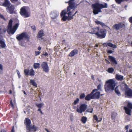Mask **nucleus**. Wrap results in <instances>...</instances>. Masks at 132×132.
Segmentation results:
<instances>
[{
	"instance_id": "1",
	"label": "nucleus",
	"mask_w": 132,
	"mask_h": 132,
	"mask_svg": "<svg viewBox=\"0 0 132 132\" xmlns=\"http://www.w3.org/2000/svg\"><path fill=\"white\" fill-rule=\"evenodd\" d=\"M69 6L67 8V11L65 10H63L61 13V15L62 19L64 21H66L67 19L68 20H71L73 18L74 16L78 12L76 11L74 14L72 15L73 11L74 10V8L75 6V3L73 0H71L68 2Z\"/></svg>"
},
{
	"instance_id": "2",
	"label": "nucleus",
	"mask_w": 132,
	"mask_h": 132,
	"mask_svg": "<svg viewBox=\"0 0 132 132\" xmlns=\"http://www.w3.org/2000/svg\"><path fill=\"white\" fill-rule=\"evenodd\" d=\"M116 86L115 81L113 79L106 81L104 85L105 90L106 92L111 93L114 89Z\"/></svg>"
},
{
	"instance_id": "3",
	"label": "nucleus",
	"mask_w": 132,
	"mask_h": 132,
	"mask_svg": "<svg viewBox=\"0 0 132 132\" xmlns=\"http://www.w3.org/2000/svg\"><path fill=\"white\" fill-rule=\"evenodd\" d=\"M92 6L93 8V13L95 14H96L102 12V9L107 8L108 4L106 3L101 4L98 2H96L93 4Z\"/></svg>"
},
{
	"instance_id": "4",
	"label": "nucleus",
	"mask_w": 132,
	"mask_h": 132,
	"mask_svg": "<svg viewBox=\"0 0 132 132\" xmlns=\"http://www.w3.org/2000/svg\"><path fill=\"white\" fill-rule=\"evenodd\" d=\"M100 92L97 91V90L94 89L90 94L86 96L85 99L87 100H89L91 99H98L100 97Z\"/></svg>"
},
{
	"instance_id": "5",
	"label": "nucleus",
	"mask_w": 132,
	"mask_h": 132,
	"mask_svg": "<svg viewBox=\"0 0 132 132\" xmlns=\"http://www.w3.org/2000/svg\"><path fill=\"white\" fill-rule=\"evenodd\" d=\"M24 122L26 126V132L35 131L37 129V127H36L34 125L30 126L31 121L29 119L26 118L25 119Z\"/></svg>"
},
{
	"instance_id": "6",
	"label": "nucleus",
	"mask_w": 132,
	"mask_h": 132,
	"mask_svg": "<svg viewBox=\"0 0 132 132\" xmlns=\"http://www.w3.org/2000/svg\"><path fill=\"white\" fill-rule=\"evenodd\" d=\"M20 13L24 18H27L30 15V10L29 7L26 6L22 7L20 9Z\"/></svg>"
},
{
	"instance_id": "7",
	"label": "nucleus",
	"mask_w": 132,
	"mask_h": 132,
	"mask_svg": "<svg viewBox=\"0 0 132 132\" xmlns=\"http://www.w3.org/2000/svg\"><path fill=\"white\" fill-rule=\"evenodd\" d=\"M12 20L11 19L10 20L7 27V31L8 33H11V34H13L17 30L19 24L18 23L16 24L12 28Z\"/></svg>"
},
{
	"instance_id": "8",
	"label": "nucleus",
	"mask_w": 132,
	"mask_h": 132,
	"mask_svg": "<svg viewBox=\"0 0 132 132\" xmlns=\"http://www.w3.org/2000/svg\"><path fill=\"white\" fill-rule=\"evenodd\" d=\"M121 86L123 89H126L125 92L126 95L128 97H132V90L130 88H128V87L126 84L122 83Z\"/></svg>"
},
{
	"instance_id": "9",
	"label": "nucleus",
	"mask_w": 132,
	"mask_h": 132,
	"mask_svg": "<svg viewBox=\"0 0 132 132\" xmlns=\"http://www.w3.org/2000/svg\"><path fill=\"white\" fill-rule=\"evenodd\" d=\"M106 31L104 29H100L98 32H96V35L101 38H104L105 36Z\"/></svg>"
},
{
	"instance_id": "10",
	"label": "nucleus",
	"mask_w": 132,
	"mask_h": 132,
	"mask_svg": "<svg viewBox=\"0 0 132 132\" xmlns=\"http://www.w3.org/2000/svg\"><path fill=\"white\" fill-rule=\"evenodd\" d=\"M124 108L125 110L126 113L130 115L131 109H132V104L130 102H128L127 107L125 106Z\"/></svg>"
},
{
	"instance_id": "11",
	"label": "nucleus",
	"mask_w": 132,
	"mask_h": 132,
	"mask_svg": "<svg viewBox=\"0 0 132 132\" xmlns=\"http://www.w3.org/2000/svg\"><path fill=\"white\" fill-rule=\"evenodd\" d=\"M41 66L43 71L46 72H47L49 70V68L47 63L46 62H43L41 64Z\"/></svg>"
},
{
	"instance_id": "12",
	"label": "nucleus",
	"mask_w": 132,
	"mask_h": 132,
	"mask_svg": "<svg viewBox=\"0 0 132 132\" xmlns=\"http://www.w3.org/2000/svg\"><path fill=\"white\" fill-rule=\"evenodd\" d=\"M14 6L11 4L7 7L6 10L10 13L12 14L14 12Z\"/></svg>"
},
{
	"instance_id": "13",
	"label": "nucleus",
	"mask_w": 132,
	"mask_h": 132,
	"mask_svg": "<svg viewBox=\"0 0 132 132\" xmlns=\"http://www.w3.org/2000/svg\"><path fill=\"white\" fill-rule=\"evenodd\" d=\"M86 106L85 104L81 105L79 108H77V111L79 113H81L86 109Z\"/></svg>"
},
{
	"instance_id": "14",
	"label": "nucleus",
	"mask_w": 132,
	"mask_h": 132,
	"mask_svg": "<svg viewBox=\"0 0 132 132\" xmlns=\"http://www.w3.org/2000/svg\"><path fill=\"white\" fill-rule=\"evenodd\" d=\"M59 13L56 11H54L52 12L50 14L51 17L53 19H55L59 15Z\"/></svg>"
},
{
	"instance_id": "15",
	"label": "nucleus",
	"mask_w": 132,
	"mask_h": 132,
	"mask_svg": "<svg viewBox=\"0 0 132 132\" xmlns=\"http://www.w3.org/2000/svg\"><path fill=\"white\" fill-rule=\"evenodd\" d=\"M26 37L27 35L25 33H22L20 34L17 35L16 38L18 40H20L23 38H26Z\"/></svg>"
},
{
	"instance_id": "16",
	"label": "nucleus",
	"mask_w": 132,
	"mask_h": 132,
	"mask_svg": "<svg viewBox=\"0 0 132 132\" xmlns=\"http://www.w3.org/2000/svg\"><path fill=\"white\" fill-rule=\"evenodd\" d=\"M125 26L124 24L122 23H120L118 24H117L114 25L113 26L114 28L116 30H118L119 29Z\"/></svg>"
},
{
	"instance_id": "17",
	"label": "nucleus",
	"mask_w": 132,
	"mask_h": 132,
	"mask_svg": "<svg viewBox=\"0 0 132 132\" xmlns=\"http://www.w3.org/2000/svg\"><path fill=\"white\" fill-rule=\"evenodd\" d=\"M108 58L113 64H117L116 59L114 57L112 56H108Z\"/></svg>"
},
{
	"instance_id": "18",
	"label": "nucleus",
	"mask_w": 132,
	"mask_h": 132,
	"mask_svg": "<svg viewBox=\"0 0 132 132\" xmlns=\"http://www.w3.org/2000/svg\"><path fill=\"white\" fill-rule=\"evenodd\" d=\"M78 53V51L77 50H74L72 51L69 54V56L70 57L74 56L77 54Z\"/></svg>"
},
{
	"instance_id": "19",
	"label": "nucleus",
	"mask_w": 132,
	"mask_h": 132,
	"mask_svg": "<svg viewBox=\"0 0 132 132\" xmlns=\"http://www.w3.org/2000/svg\"><path fill=\"white\" fill-rule=\"evenodd\" d=\"M4 0V2L2 4L3 6L5 7H7L8 6L10 5L11 4L8 0Z\"/></svg>"
},
{
	"instance_id": "20",
	"label": "nucleus",
	"mask_w": 132,
	"mask_h": 132,
	"mask_svg": "<svg viewBox=\"0 0 132 132\" xmlns=\"http://www.w3.org/2000/svg\"><path fill=\"white\" fill-rule=\"evenodd\" d=\"M98 30L99 28H92L91 32H89V33L90 34H96V33H95V32L98 31Z\"/></svg>"
},
{
	"instance_id": "21",
	"label": "nucleus",
	"mask_w": 132,
	"mask_h": 132,
	"mask_svg": "<svg viewBox=\"0 0 132 132\" xmlns=\"http://www.w3.org/2000/svg\"><path fill=\"white\" fill-rule=\"evenodd\" d=\"M44 35L43 31L42 30H41L38 32V34L37 36L38 38H40Z\"/></svg>"
},
{
	"instance_id": "22",
	"label": "nucleus",
	"mask_w": 132,
	"mask_h": 132,
	"mask_svg": "<svg viewBox=\"0 0 132 132\" xmlns=\"http://www.w3.org/2000/svg\"><path fill=\"white\" fill-rule=\"evenodd\" d=\"M0 44H1V46L2 48H5L6 46L5 43L2 39H0Z\"/></svg>"
},
{
	"instance_id": "23",
	"label": "nucleus",
	"mask_w": 132,
	"mask_h": 132,
	"mask_svg": "<svg viewBox=\"0 0 132 132\" xmlns=\"http://www.w3.org/2000/svg\"><path fill=\"white\" fill-rule=\"evenodd\" d=\"M116 78L117 80H122L123 78V76L118 74L116 75Z\"/></svg>"
},
{
	"instance_id": "24",
	"label": "nucleus",
	"mask_w": 132,
	"mask_h": 132,
	"mask_svg": "<svg viewBox=\"0 0 132 132\" xmlns=\"http://www.w3.org/2000/svg\"><path fill=\"white\" fill-rule=\"evenodd\" d=\"M40 64L38 63H35L34 64V68L35 69H37V68L39 69L40 68Z\"/></svg>"
},
{
	"instance_id": "25",
	"label": "nucleus",
	"mask_w": 132,
	"mask_h": 132,
	"mask_svg": "<svg viewBox=\"0 0 132 132\" xmlns=\"http://www.w3.org/2000/svg\"><path fill=\"white\" fill-rule=\"evenodd\" d=\"M30 83H31V84L33 85L34 86L36 87H37V84L34 80H30Z\"/></svg>"
},
{
	"instance_id": "26",
	"label": "nucleus",
	"mask_w": 132,
	"mask_h": 132,
	"mask_svg": "<svg viewBox=\"0 0 132 132\" xmlns=\"http://www.w3.org/2000/svg\"><path fill=\"white\" fill-rule=\"evenodd\" d=\"M108 45L109 46L114 48H116L117 47V46L116 45L110 43H108Z\"/></svg>"
},
{
	"instance_id": "27",
	"label": "nucleus",
	"mask_w": 132,
	"mask_h": 132,
	"mask_svg": "<svg viewBox=\"0 0 132 132\" xmlns=\"http://www.w3.org/2000/svg\"><path fill=\"white\" fill-rule=\"evenodd\" d=\"M95 22L97 24H100L101 25L102 27H104L105 26L104 24L101 22L98 21H96Z\"/></svg>"
},
{
	"instance_id": "28",
	"label": "nucleus",
	"mask_w": 132,
	"mask_h": 132,
	"mask_svg": "<svg viewBox=\"0 0 132 132\" xmlns=\"http://www.w3.org/2000/svg\"><path fill=\"white\" fill-rule=\"evenodd\" d=\"M115 92L118 95H120V92L119 90L118 89V87H116L115 89Z\"/></svg>"
},
{
	"instance_id": "29",
	"label": "nucleus",
	"mask_w": 132,
	"mask_h": 132,
	"mask_svg": "<svg viewBox=\"0 0 132 132\" xmlns=\"http://www.w3.org/2000/svg\"><path fill=\"white\" fill-rule=\"evenodd\" d=\"M87 119V118L86 117H83L81 119L82 122L84 123H85Z\"/></svg>"
},
{
	"instance_id": "30",
	"label": "nucleus",
	"mask_w": 132,
	"mask_h": 132,
	"mask_svg": "<svg viewBox=\"0 0 132 132\" xmlns=\"http://www.w3.org/2000/svg\"><path fill=\"white\" fill-rule=\"evenodd\" d=\"M35 72L32 68L30 70V75L31 76H33L35 75Z\"/></svg>"
},
{
	"instance_id": "31",
	"label": "nucleus",
	"mask_w": 132,
	"mask_h": 132,
	"mask_svg": "<svg viewBox=\"0 0 132 132\" xmlns=\"http://www.w3.org/2000/svg\"><path fill=\"white\" fill-rule=\"evenodd\" d=\"M44 104L43 103L39 104H36V106L38 108H41L43 105Z\"/></svg>"
},
{
	"instance_id": "32",
	"label": "nucleus",
	"mask_w": 132,
	"mask_h": 132,
	"mask_svg": "<svg viewBox=\"0 0 132 132\" xmlns=\"http://www.w3.org/2000/svg\"><path fill=\"white\" fill-rule=\"evenodd\" d=\"M19 44L22 47H25L26 46V45L25 44L24 42L22 41L20 42Z\"/></svg>"
},
{
	"instance_id": "33",
	"label": "nucleus",
	"mask_w": 132,
	"mask_h": 132,
	"mask_svg": "<svg viewBox=\"0 0 132 132\" xmlns=\"http://www.w3.org/2000/svg\"><path fill=\"white\" fill-rule=\"evenodd\" d=\"M94 119L96 120V121L98 122L101 121L102 120V118H100V120H98V118L97 116L96 115H95L94 116Z\"/></svg>"
},
{
	"instance_id": "34",
	"label": "nucleus",
	"mask_w": 132,
	"mask_h": 132,
	"mask_svg": "<svg viewBox=\"0 0 132 132\" xmlns=\"http://www.w3.org/2000/svg\"><path fill=\"white\" fill-rule=\"evenodd\" d=\"M97 90V91L98 92V91H101V85L100 84L97 87V89H95Z\"/></svg>"
},
{
	"instance_id": "35",
	"label": "nucleus",
	"mask_w": 132,
	"mask_h": 132,
	"mask_svg": "<svg viewBox=\"0 0 132 132\" xmlns=\"http://www.w3.org/2000/svg\"><path fill=\"white\" fill-rule=\"evenodd\" d=\"M114 69L112 68H109L108 69V71L109 72L111 73L113 72Z\"/></svg>"
},
{
	"instance_id": "36",
	"label": "nucleus",
	"mask_w": 132,
	"mask_h": 132,
	"mask_svg": "<svg viewBox=\"0 0 132 132\" xmlns=\"http://www.w3.org/2000/svg\"><path fill=\"white\" fill-rule=\"evenodd\" d=\"M29 70L27 69H26L24 70V72L25 75H27L29 74Z\"/></svg>"
},
{
	"instance_id": "37",
	"label": "nucleus",
	"mask_w": 132,
	"mask_h": 132,
	"mask_svg": "<svg viewBox=\"0 0 132 132\" xmlns=\"http://www.w3.org/2000/svg\"><path fill=\"white\" fill-rule=\"evenodd\" d=\"M79 99L78 98H77L76 100L74 101V103L75 104H77L79 101Z\"/></svg>"
},
{
	"instance_id": "38",
	"label": "nucleus",
	"mask_w": 132,
	"mask_h": 132,
	"mask_svg": "<svg viewBox=\"0 0 132 132\" xmlns=\"http://www.w3.org/2000/svg\"><path fill=\"white\" fill-rule=\"evenodd\" d=\"M87 111L90 113H92L93 112V109L92 108L89 109Z\"/></svg>"
},
{
	"instance_id": "39",
	"label": "nucleus",
	"mask_w": 132,
	"mask_h": 132,
	"mask_svg": "<svg viewBox=\"0 0 132 132\" xmlns=\"http://www.w3.org/2000/svg\"><path fill=\"white\" fill-rule=\"evenodd\" d=\"M85 97V95L84 94H82L80 96V98H82Z\"/></svg>"
},
{
	"instance_id": "40",
	"label": "nucleus",
	"mask_w": 132,
	"mask_h": 132,
	"mask_svg": "<svg viewBox=\"0 0 132 132\" xmlns=\"http://www.w3.org/2000/svg\"><path fill=\"white\" fill-rule=\"evenodd\" d=\"M117 115V113H113L112 114V116L113 118H114Z\"/></svg>"
},
{
	"instance_id": "41",
	"label": "nucleus",
	"mask_w": 132,
	"mask_h": 132,
	"mask_svg": "<svg viewBox=\"0 0 132 132\" xmlns=\"http://www.w3.org/2000/svg\"><path fill=\"white\" fill-rule=\"evenodd\" d=\"M40 52L39 51H36L35 52V54L36 55H37L40 54Z\"/></svg>"
},
{
	"instance_id": "42",
	"label": "nucleus",
	"mask_w": 132,
	"mask_h": 132,
	"mask_svg": "<svg viewBox=\"0 0 132 132\" xmlns=\"http://www.w3.org/2000/svg\"><path fill=\"white\" fill-rule=\"evenodd\" d=\"M31 28L34 30H36V27L35 26H31Z\"/></svg>"
},
{
	"instance_id": "43",
	"label": "nucleus",
	"mask_w": 132,
	"mask_h": 132,
	"mask_svg": "<svg viewBox=\"0 0 132 132\" xmlns=\"http://www.w3.org/2000/svg\"><path fill=\"white\" fill-rule=\"evenodd\" d=\"M43 55L44 56H48V54L47 52L44 53Z\"/></svg>"
},
{
	"instance_id": "44",
	"label": "nucleus",
	"mask_w": 132,
	"mask_h": 132,
	"mask_svg": "<svg viewBox=\"0 0 132 132\" xmlns=\"http://www.w3.org/2000/svg\"><path fill=\"white\" fill-rule=\"evenodd\" d=\"M108 43H105L103 44V45L104 47H107L108 46Z\"/></svg>"
},
{
	"instance_id": "45",
	"label": "nucleus",
	"mask_w": 132,
	"mask_h": 132,
	"mask_svg": "<svg viewBox=\"0 0 132 132\" xmlns=\"http://www.w3.org/2000/svg\"><path fill=\"white\" fill-rule=\"evenodd\" d=\"M11 104L12 105V108H14V104L12 102V100L11 101Z\"/></svg>"
},
{
	"instance_id": "46",
	"label": "nucleus",
	"mask_w": 132,
	"mask_h": 132,
	"mask_svg": "<svg viewBox=\"0 0 132 132\" xmlns=\"http://www.w3.org/2000/svg\"><path fill=\"white\" fill-rule=\"evenodd\" d=\"M129 22L131 23H132V16L129 18Z\"/></svg>"
},
{
	"instance_id": "47",
	"label": "nucleus",
	"mask_w": 132,
	"mask_h": 132,
	"mask_svg": "<svg viewBox=\"0 0 132 132\" xmlns=\"http://www.w3.org/2000/svg\"><path fill=\"white\" fill-rule=\"evenodd\" d=\"M37 111H39L40 112V113H41V114H43V113H42V112L41 111V109L40 108H39V109Z\"/></svg>"
},
{
	"instance_id": "48",
	"label": "nucleus",
	"mask_w": 132,
	"mask_h": 132,
	"mask_svg": "<svg viewBox=\"0 0 132 132\" xmlns=\"http://www.w3.org/2000/svg\"><path fill=\"white\" fill-rule=\"evenodd\" d=\"M130 126L129 125H127L126 126L125 129L127 130H128V129H129V127Z\"/></svg>"
},
{
	"instance_id": "49",
	"label": "nucleus",
	"mask_w": 132,
	"mask_h": 132,
	"mask_svg": "<svg viewBox=\"0 0 132 132\" xmlns=\"http://www.w3.org/2000/svg\"><path fill=\"white\" fill-rule=\"evenodd\" d=\"M113 52V51L112 50H110L108 51V53H112Z\"/></svg>"
},
{
	"instance_id": "50",
	"label": "nucleus",
	"mask_w": 132,
	"mask_h": 132,
	"mask_svg": "<svg viewBox=\"0 0 132 132\" xmlns=\"http://www.w3.org/2000/svg\"><path fill=\"white\" fill-rule=\"evenodd\" d=\"M0 17L1 18H3L4 20H5V19L4 18V17H3V15H2L0 13Z\"/></svg>"
},
{
	"instance_id": "51",
	"label": "nucleus",
	"mask_w": 132,
	"mask_h": 132,
	"mask_svg": "<svg viewBox=\"0 0 132 132\" xmlns=\"http://www.w3.org/2000/svg\"><path fill=\"white\" fill-rule=\"evenodd\" d=\"M11 2L12 3H14V2H16L18 0H10Z\"/></svg>"
},
{
	"instance_id": "52",
	"label": "nucleus",
	"mask_w": 132,
	"mask_h": 132,
	"mask_svg": "<svg viewBox=\"0 0 132 132\" xmlns=\"http://www.w3.org/2000/svg\"><path fill=\"white\" fill-rule=\"evenodd\" d=\"M126 132H132V129H130L129 130H127Z\"/></svg>"
},
{
	"instance_id": "53",
	"label": "nucleus",
	"mask_w": 132,
	"mask_h": 132,
	"mask_svg": "<svg viewBox=\"0 0 132 132\" xmlns=\"http://www.w3.org/2000/svg\"><path fill=\"white\" fill-rule=\"evenodd\" d=\"M17 73L18 74V75H19V74H20V72L18 71V70H16Z\"/></svg>"
},
{
	"instance_id": "54",
	"label": "nucleus",
	"mask_w": 132,
	"mask_h": 132,
	"mask_svg": "<svg viewBox=\"0 0 132 132\" xmlns=\"http://www.w3.org/2000/svg\"><path fill=\"white\" fill-rule=\"evenodd\" d=\"M3 69V67L2 66V65L1 64H0V70H2Z\"/></svg>"
},
{
	"instance_id": "55",
	"label": "nucleus",
	"mask_w": 132,
	"mask_h": 132,
	"mask_svg": "<svg viewBox=\"0 0 132 132\" xmlns=\"http://www.w3.org/2000/svg\"><path fill=\"white\" fill-rule=\"evenodd\" d=\"M45 130L47 132H50V131H49L48 129H47L46 128H45Z\"/></svg>"
},
{
	"instance_id": "56",
	"label": "nucleus",
	"mask_w": 132,
	"mask_h": 132,
	"mask_svg": "<svg viewBox=\"0 0 132 132\" xmlns=\"http://www.w3.org/2000/svg\"><path fill=\"white\" fill-rule=\"evenodd\" d=\"M41 49V47H38V49L39 51Z\"/></svg>"
},
{
	"instance_id": "57",
	"label": "nucleus",
	"mask_w": 132,
	"mask_h": 132,
	"mask_svg": "<svg viewBox=\"0 0 132 132\" xmlns=\"http://www.w3.org/2000/svg\"><path fill=\"white\" fill-rule=\"evenodd\" d=\"M1 132H6V131L4 130H1Z\"/></svg>"
},
{
	"instance_id": "58",
	"label": "nucleus",
	"mask_w": 132,
	"mask_h": 132,
	"mask_svg": "<svg viewBox=\"0 0 132 132\" xmlns=\"http://www.w3.org/2000/svg\"><path fill=\"white\" fill-rule=\"evenodd\" d=\"M106 62L107 63H108L109 64L110 63V62L108 60H106Z\"/></svg>"
},
{
	"instance_id": "59",
	"label": "nucleus",
	"mask_w": 132,
	"mask_h": 132,
	"mask_svg": "<svg viewBox=\"0 0 132 132\" xmlns=\"http://www.w3.org/2000/svg\"><path fill=\"white\" fill-rule=\"evenodd\" d=\"M13 129H14V127H13L12 130L11 131V132H14L13 131Z\"/></svg>"
},
{
	"instance_id": "60",
	"label": "nucleus",
	"mask_w": 132,
	"mask_h": 132,
	"mask_svg": "<svg viewBox=\"0 0 132 132\" xmlns=\"http://www.w3.org/2000/svg\"><path fill=\"white\" fill-rule=\"evenodd\" d=\"M18 77L19 78H20L21 77V75H20V74H19V75H18Z\"/></svg>"
},
{
	"instance_id": "61",
	"label": "nucleus",
	"mask_w": 132,
	"mask_h": 132,
	"mask_svg": "<svg viewBox=\"0 0 132 132\" xmlns=\"http://www.w3.org/2000/svg\"><path fill=\"white\" fill-rule=\"evenodd\" d=\"M9 93H10V94H11L12 93V91L11 90H10Z\"/></svg>"
},
{
	"instance_id": "62",
	"label": "nucleus",
	"mask_w": 132,
	"mask_h": 132,
	"mask_svg": "<svg viewBox=\"0 0 132 132\" xmlns=\"http://www.w3.org/2000/svg\"><path fill=\"white\" fill-rule=\"evenodd\" d=\"M95 46L96 47H97L98 46V45L97 44H96Z\"/></svg>"
},
{
	"instance_id": "63",
	"label": "nucleus",
	"mask_w": 132,
	"mask_h": 132,
	"mask_svg": "<svg viewBox=\"0 0 132 132\" xmlns=\"http://www.w3.org/2000/svg\"><path fill=\"white\" fill-rule=\"evenodd\" d=\"M23 93L24 94H26H26L25 91H23Z\"/></svg>"
},
{
	"instance_id": "64",
	"label": "nucleus",
	"mask_w": 132,
	"mask_h": 132,
	"mask_svg": "<svg viewBox=\"0 0 132 132\" xmlns=\"http://www.w3.org/2000/svg\"><path fill=\"white\" fill-rule=\"evenodd\" d=\"M131 46H132V42H131Z\"/></svg>"
}]
</instances>
